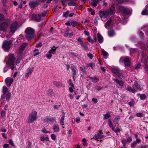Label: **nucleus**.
<instances>
[{
    "instance_id": "obj_1",
    "label": "nucleus",
    "mask_w": 148,
    "mask_h": 148,
    "mask_svg": "<svg viewBox=\"0 0 148 148\" xmlns=\"http://www.w3.org/2000/svg\"><path fill=\"white\" fill-rule=\"evenodd\" d=\"M6 22L0 23V36L2 37L4 36L5 34V31L10 23V20L7 19Z\"/></svg>"
},
{
    "instance_id": "obj_2",
    "label": "nucleus",
    "mask_w": 148,
    "mask_h": 148,
    "mask_svg": "<svg viewBox=\"0 0 148 148\" xmlns=\"http://www.w3.org/2000/svg\"><path fill=\"white\" fill-rule=\"evenodd\" d=\"M25 32L26 34L25 37L28 40H30L34 37L35 32L32 28L30 27L27 28Z\"/></svg>"
},
{
    "instance_id": "obj_3",
    "label": "nucleus",
    "mask_w": 148,
    "mask_h": 148,
    "mask_svg": "<svg viewBox=\"0 0 148 148\" xmlns=\"http://www.w3.org/2000/svg\"><path fill=\"white\" fill-rule=\"evenodd\" d=\"M38 118L37 112L35 110H33L29 114L27 118V122L28 123H33Z\"/></svg>"
},
{
    "instance_id": "obj_4",
    "label": "nucleus",
    "mask_w": 148,
    "mask_h": 148,
    "mask_svg": "<svg viewBox=\"0 0 148 148\" xmlns=\"http://www.w3.org/2000/svg\"><path fill=\"white\" fill-rule=\"evenodd\" d=\"M12 45V41L10 40H5L3 41L2 44V48L5 51H8Z\"/></svg>"
},
{
    "instance_id": "obj_5",
    "label": "nucleus",
    "mask_w": 148,
    "mask_h": 148,
    "mask_svg": "<svg viewBox=\"0 0 148 148\" xmlns=\"http://www.w3.org/2000/svg\"><path fill=\"white\" fill-rule=\"evenodd\" d=\"M114 10H106L104 11L100 10L99 12V16L101 18H106L109 14L111 15L114 13Z\"/></svg>"
},
{
    "instance_id": "obj_6",
    "label": "nucleus",
    "mask_w": 148,
    "mask_h": 148,
    "mask_svg": "<svg viewBox=\"0 0 148 148\" xmlns=\"http://www.w3.org/2000/svg\"><path fill=\"white\" fill-rule=\"evenodd\" d=\"M9 58L8 62L7 63V65L8 66H11V70H13L14 68V62L15 60V58L14 57L13 54H11L9 56Z\"/></svg>"
},
{
    "instance_id": "obj_7",
    "label": "nucleus",
    "mask_w": 148,
    "mask_h": 148,
    "mask_svg": "<svg viewBox=\"0 0 148 148\" xmlns=\"http://www.w3.org/2000/svg\"><path fill=\"white\" fill-rule=\"evenodd\" d=\"M120 62H123L125 66H130V61L129 58L127 57H121L119 60Z\"/></svg>"
},
{
    "instance_id": "obj_8",
    "label": "nucleus",
    "mask_w": 148,
    "mask_h": 148,
    "mask_svg": "<svg viewBox=\"0 0 148 148\" xmlns=\"http://www.w3.org/2000/svg\"><path fill=\"white\" fill-rule=\"evenodd\" d=\"M43 1V0L32 1L29 2V4L31 8H34L39 4V2H42Z\"/></svg>"
},
{
    "instance_id": "obj_9",
    "label": "nucleus",
    "mask_w": 148,
    "mask_h": 148,
    "mask_svg": "<svg viewBox=\"0 0 148 148\" xmlns=\"http://www.w3.org/2000/svg\"><path fill=\"white\" fill-rule=\"evenodd\" d=\"M112 71L116 77L121 78L123 77L122 74L120 73V71L118 69L116 68H113Z\"/></svg>"
},
{
    "instance_id": "obj_10",
    "label": "nucleus",
    "mask_w": 148,
    "mask_h": 148,
    "mask_svg": "<svg viewBox=\"0 0 148 148\" xmlns=\"http://www.w3.org/2000/svg\"><path fill=\"white\" fill-rule=\"evenodd\" d=\"M108 123L109 126L110 128L115 132L116 133H117L118 132H120L121 131L120 129L119 128H117V129H115L113 126V125L112 124V123L110 119H109L108 121Z\"/></svg>"
},
{
    "instance_id": "obj_11",
    "label": "nucleus",
    "mask_w": 148,
    "mask_h": 148,
    "mask_svg": "<svg viewBox=\"0 0 148 148\" xmlns=\"http://www.w3.org/2000/svg\"><path fill=\"white\" fill-rule=\"evenodd\" d=\"M17 22H15L12 24L10 26V32L14 34L17 29Z\"/></svg>"
},
{
    "instance_id": "obj_12",
    "label": "nucleus",
    "mask_w": 148,
    "mask_h": 148,
    "mask_svg": "<svg viewBox=\"0 0 148 148\" xmlns=\"http://www.w3.org/2000/svg\"><path fill=\"white\" fill-rule=\"evenodd\" d=\"M41 16L39 14H33L32 15V19L34 21L40 22L41 21Z\"/></svg>"
},
{
    "instance_id": "obj_13",
    "label": "nucleus",
    "mask_w": 148,
    "mask_h": 148,
    "mask_svg": "<svg viewBox=\"0 0 148 148\" xmlns=\"http://www.w3.org/2000/svg\"><path fill=\"white\" fill-rule=\"evenodd\" d=\"M139 56H140L141 57V61L142 62H143L144 61H147V58L148 57L147 56H146L145 53L142 51L139 54Z\"/></svg>"
},
{
    "instance_id": "obj_14",
    "label": "nucleus",
    "mask_w": 148,
    "mask_h": 148,
    "mask_svg": "<svg viewBox=\"0 0 148 148\" xmlns=\"http://www.w3.org/2000/svg\"><path fill=\"white\" fill-rule=\"evenodd\" d=\"M45 122H49L53 123L56 121V119L55 117H53L51 118H46L44 119Z\"/></svg>"
},
{
    "instance_id": "obj_15",
    "label": "nucleus",
    "mask_w": 148,
    "mask_h": 148,
    "mask_svg": "<svg viewBox=\"0 0 148 148\" xmlns=\"http://www.w3.org/2000/svg\"><path fill=\"white\" fill-rule=\"evenodd\" d=\"M13 79L10 77L7 78L5 80V82L7 86H10L12 83L13 82Z\"/></svg>"
},
{
    "instance_id": "obj_16",
    "label": "nucleus",
    "mask_w": 148,
    "mask_h": 148,
    "mask_svg": "<svg viewBox=\"0 0 148 148\" xmlns=\"http://www.w3.org/2000/svg\"><path fill=\"white\" fill-rule=\"evenodd\" d=\"M103 137L102 134H101L100 132L98 134H95L93 137V138L97 141H98V139H101Z\"/></svg>"
},
{
    "instance_id": "obj_17",
    "label": "nucleus",
    "mask_w": 148,
    "mask_h": 148,
    "mask_svg": "<svg viewBox=\"0 0 148 148\" xmlns=\"http://www.w3.org/2000/svg\"><path fill=\"white\" fill-rule=\"evenodd\" d=\"M11 96V94L10 92H8L5 94H3L1 96V98L5 97L6 100L7 101H9L10 100Z\"/></svg>"
},
{
    "instance_id": "obj_18",
    "label": "nucleus",
    "mask_w": 148,
    "mask_h": 148,
    "mask_svg": "<svg viewBox=\"0 0 148 148\" xmlns=\"http://www.w3.org/2000/svg\"><path fill=\"white\" fill-rule=\"evenodd\" d=\"M33 67L29 68L27 70V73L25 74V76L28 77L29 75H30L33 72L34 70Z\"/></svg>"
},
{
    "instance_id": "obj_19",
    "label": "nucleus",
    "mask_w": 148,
    "mask_h": 148,
    "mask_svg": "<svg viewBox=\"0 0 148 148\" xmlns=\"http://www.w3.org/2000/svg\"><path fill=\"white\" fill-rule=\"evenodd\" d=\"M71 68L72 70L73 79H74L77 73V69L76 68L73 66H71Z\"/></svg>"
},
{
    "instance_id": "obj_20",
    "label": "nucleus",
    "mask_w": 148,
    "mask_h": 148,
    "mask_svg": "<svg viewBox=\"0 0 148 148\" xmlns=\"http://www.w3.org/2000/svg\"><path fill=\"white\" fill-rule=\"evenodd\" d=\"M97 38L98 41L99 43H102L103 41V36L99 33H98L97 34Z\"/></svg>"
},
{
    "instance_id": "obj_21",
    "label": "nucleus",
    "mask_w": 148,
    "mask_h": 148,
    "mask_svg": "<svg viewBox=\"0 0 148 148\" xmlns=\"http://www.w3.org/2000/svg\"><path fill=\"white\" fill-rule=\"evenodd\" d=\"M91 2L90 3L91 5L93 7H96L97 6L99 1L101 0H91Z\"/></svg>"
},
{
    "instance_id": "obj_22",
    "label": "nucleus",
    "mask_w": 148,
    "mask_h": 148,
    "mask_svg": "<svg viewBox=\"0 0 148 148\" xmlns=\"http://www.w3.org/2000/svg\"><path fill=\"white\" fill-rule=\"evenodd\" d=\"M47 95L50 97H52L54 95V93L53 92L52 90L49 89L47 91Z\"/></svg>"
},
{
    "instance_id": "obj_23",
    "label": "nucleus",
    "mask_w": 148,
    "mask_h": 148,
    "mask_svg": "<svg viewBox=\"0 0 148 148\" xmlns=\"http://www.w3.org/2000/svg\"><path fill=\"white\" fill-rule=\"evenodd\" d=\"M27 44L26 43H24L22 45L19 49V52L21 53V52H23V51L24 50L25 48L27 45Z\"/></svg>"
},
{
    "instance_id": "obj_24",
    "label": "nucleus",
    "mask_w": 148,
    "mask_h": 148,
    "mask_svg": "<svg viewBox=\"0 0 148 148\" xmlns=\"http://www.w3.org/2000/svg\"><path fill=\"white\" fill-rule=\"evenodd\" d=\"M120 12L121 13L123 14L128 15L130 14L131 12L130 10H120Z\"/></svg>"
},
{
    "instance_id": "obj_25",
    "label": "nucleus",
    "mask_w": 148,
    "mask_h": 148,
    "mask_svg": "<svg viewBox=\"0 0 148 148\" xmlns=\"http://www.w3.org/2000/svg\"><path fill=\"white\" fill-rule=\"evenodd\" d=\"M53 130L54 132H58L59 130V127L57 124H54L53 125Z\"/></svg>"
},
{
    "instance_id": "obj_26",
    "label": "nucleus",
    "mask_w": 148,
    "mask_h": 148,
    "mask_svg": "<svg viewBox=\"0 0 148 148\" xmlns=\"http://www.w3.org/2000/svg\"><path fill=\"white\" fill-rule=\"evenodd\" d=\"M112 20L111 19H109L105 25V28L107 29H109L110 28V25L111 24Z\"/></svg>"
},
{
    "instance_id": "obj_27",
    "label": "nucleus",
    "mask_w": 148,
    "mask_h": 148,
    "mask_svg": "<svg viewBox=\"0 0 148 148\" xmlns=\"http://www.w3.org/2000/svg\"><path fill=\"white\" fill-rule=\"evenodd\" d=\"M56 48L55 47H52L51 49H50L48 53H49L55 54L56 53Z\"/></svg>"
},
{
    "instance_id": "obj_28",
    "label": "nucleus",
    "mask_w": 148,
    "mask_h": 148,
    "mask_svg": "<svg viewBox=\"0 0 148 148\" xmlns=\"http://www.w3.org/2000/svg\"><path fill=\"white\" fill-rule=\"evenodd\" d=\"M114 80L120 86H123L124 83L122 81L119 80L118 79H115Z\"/></svg>"
},
{
    "instance_id": "obj_29",
    "label": "nucleus",
    "mask_w": 148,
    "mask_h": 148,
    "mask_svg": "<svg viewBox=\"0 0 148 148\" xmlns=\"http://www.w3.org/2000/svg\"><path fill=\"white\" fill-rule=\"evenodd\" d=\"M126 89L130 92H132L133 93H135L136 92L135 90L133 89L131 87L128 86L126 88Z\"/></svg>"
},
{
    "instance_id": "obj_30",
    "label": "nucleus",
    "mask_w": 148,
    "mask_h": 148,
    "mask_svg": "<svg viewBox=\"0 0 148 148\" xmlns=\"http://www.w3.org/2000/svg\"><path fill=\"white\" fill-rule=\"evenodd\" d=\"M53 84L57 87L62 86V85L59 82L54 81L53 82Z\"/></svg>"
},
{
    "instance_id": "obj_31",
    "label": "nucleus",
    "mask_w": 148,
    "mask_h": 148,
    "mask_svg": "<svg viewBox=\"0 0 148 148\" xmlns=\"http://www.w3.org/2000/svg\"><path fill=\"white\" fill-rule=\"evenodd\" d=\"M147 61H144L143 62H142L144 65V67L145 69V71L148 73V67L147 66Z\"/></svg>"
},
{
    "instance_id": "obj_32",
    "label": "nucleus",
    "mask_w": 148,
    "mask_h": 148,
    "mask_svg": "<svg viewBox=\"0 0 148 148\" xmlns=\"http://www.w3.org/2000/svg\"><path fill=\"white\" fill-rule=\"evenodd\" d=\"M89 78L93 82L96 83L99 80V79L96 77H89Z\"/></svg>"
},
{
    "instance_id": "obj_33",
    "label": "nucleus",
    "mask_w": 148,
    "mask_h": 148,
    "mask_svg": "<svg viewBox=\"0 0 148 148\" xmlns=\"http://www.w3.org/2000/svg\"><path fill=\"white\" fill-rule=\"evenodd\" d=\"M103 116L104 119H108L111 116L110 113L109 112H107L106 114H104Z\"/></svg>"
},
{
    "instance_id": "obj_34",
    "label": "nucleus",
    "mask_w": 148,
    "mask_h": 148,
    "mask_svg": "<svg viewBox=\"0 0 148 148\" xmlns=\"http://www.w3.org/2000/svg\"><path fill=\"white\" fill-rule=\"evenodd\" d=\"M108 33L109 36L110 37H112L114 36L115 34L114 32L112 30H110L108 31Z\"/></svg>"
},
{
    "instance_id": "obj_35",
    "label": "nucleus",
    "mask_w": 148,
    "mask_h": 148,
    "mask_svg": "<svg viewBox=\"0 0 148 148\" xmlns=\"http://www.w3.org/2000/svg\"><path fill=\"white\" fill-rule=\"evenodd\" d=\"M64 115L61 118L60 120V123L61 125H64Z\"/></svg>"
},
{
    "instance_id": "obj_36",
    "label": "nucleus",
    "mask_w": 148,
    "mask_h": 148,
    "mask_svg": "<svg viewBox=\"0 0 148 148\" xmlns=\"http://www.w3.org/2000/svg\"><path fill=\"white\" fill-rule=\"evenodd\" d=\"M34 56H35L39 54V50L38 49H36L34 50Z\"/></svg>"
},
{
    "instance_id": "obj_37",
    "label": "nucleus",
    "mask_w": 148,
    "mask_h": 148,
    "mask_svg": "<svg viewBox=\"0 0 148 148\" xmlns=\"http://www.w3.org/2000/svg\"><path fill=\"white\" fill-rule=\"evenodd\" d=\"M134 86L137 89L139 90H141L142 89L140 87V85L138 84V83H137L136 82H135L134 83Z\"/></svg>"
},
{
    "instance_id": "obj_38",
    "label": "nucleus",
    "mask_w": 148,
    "mask_h": 148,
    "mask_svg": "<svg viewBox=\"0 0 148 148\" xmlns=\"http://www.w3.org/2000/svg\"><path fill=\"white\" fill-rule=\"evenodd\" d=\"M141 14L143 15H147L148 14V11L147 10H143Z\"/></svg>"
},
{
    "instance_id": "obj_39",
    "label": "nucleus",
    "mask_w": 148,
    "mask_h": 148,
    "mask_svg": "<svg viewBox=\"0 0 148 148\" xmlns=\"http://www.w3.org/2000/svg\"><path fill=\"white\" fill-rule=\"evenodd\" d=\"M8 91V88L5 86H3V94H5Z\"/></svg>"
},
{
    "instance_id": "obj_40",
    "label": "nucleus",
    "mask_w": 148,
    "mask_h": 148,
    "mask_svg": "<svg viewBox=\"0 0 148 148\" xmlns=\"http://www.w3.org/2000/svg\"><path fill=\"white\" fill-rule=\"evenodd\" d=\"M18 56L19 58H20L21 59H22L24 58V54L23 53V52H21V53L18 52Z\"/></svg>"
},
{
    "instance_id": "obj_41",
    "label": "nucleus",
    "mask_w": 148,
    "mask_h": 148,
    "mask_svg": "<svg viewBox=\"0 0 148 148\" xmlns=\"http://www.w3.org/2000/svg\"><path fill=\"white\" fill-rule=\"evenodd\" d=\"M120 118V117L119 116H117L115 117L114 121L116 123V124L118 123L119 120Z\"/></svg>"
},
{
    "instance_id": "obj_42",
    "label": "nucleus",
    "mask_w": 148,
    "mask_h": 148,
    "mask_svg": "<svg viewBox=\"0 0 148 148\" xmlns=\"http://www.w3.org/2000/svg\"><path fill=\"white\" fill-rule=\"evenodd\" d=\"M87 40L91 43H93L94 42V40L90 36L88 37L87 38Z\"/></svg>"
},
{
    "instance_id": "obj_43",
    "label": "nucleus",
    "mask_w": 148,
    "mask_h": 148,
    "mask_svg": "<svg viewBox=\"0 0 148 148\" xmlns=\"http://www.w3.org/2000/svg\"><path fill=\"white\" fill-rule=\"evenodd\" d=\"M101 51L102 53L104 56H106L108 55V53L105 51L103 49H102Z\"/></svg>"
},
{
    "instance_id": "obj_44",
    "label": "nucleus",
    "mask_w": 148,
    "mask_h": 148,
    "mask_svg": "<svg viewBox=\"0 0 148 148\" xmlns=\"http://www.w3.org/2000/svg\"><path fill=\"white\" fill-rule=\"evenodd\" d=\"M95 66V64L94 63H90V64H87V66L88 67L90 66L92 69H93V66Z\"/></svg>"
},
{
    "instance_id": "obj_45",
    "label": "nucleus",
    "mask_w": 148,
    "mask_h": 148,
    "mask_svg": "<svg viewBox=\"0 0 148 148\" xmlns=\"http://www.w3.org/2000/svg\"><path fill=\"white\" fill-rule=\"evenodd\" d=\"M71 25L73 27H75L78 24V23L76 21H73L71 23Z\"/></svg>"
},
{
    "instance_id": "obj_46",
    "label": "nucleus",
    "mask_w": 148,
    "mask_h": 148,
    "mask_svg": "<svg viewBox=\"0 0 148 148\" xmlns=\"http://www.w3.org/2000/svg\"><path fill=\"white\" fill-rule=\"evenodd\" d=\"M136 116L138 117H143L144 116L143 114L139 112L136 114Z\"/></svg>"
},
{
    "instance_id": "obj_47",
    "label": "nucleus",
    "mask_w": 148,
    "mask_h": 148,
    "mask_svg": "<svg viewBox=\"0 0 148 148\" xmlns=\"http://www.w3.org/2000/svg\"><path fill=\"white\" fill-rule=\"evenodd\" d=\"M69 13V11H67L66 12H64L63 13V16L65 17H67Z\"/></svg>"
},
{
    "instance_id": "obj_48",
    "label": "nucleus",
    "mask_w": 148,
    "mask_h": 148,
    "mask_svg": "<svg viewBox=\"0 0 148 148\" xmlns=\"http://www.w3.org/2000/svg\"><path fill=\"white\" fill-rule=\"evenodd\" d=\"M146 95L145 94H141L140 96L141 99L144 100L145 99Z\"/></svg>"
},
{
    "instance_id": "obj_49",
    "label": "nucleus",
    "mask_w": 148,
    "mask_h": 148,
    "mask_svg": "<svg viewBox=\"0 0 148 148\" xmlns=\"http://www.w3.org/2000/svg\"><path fill=\"white\" fill-rule=\"evenodd\" d=\"M41 131L45 134H47L50 133L49 131L47 130L45 128H43L42 129Z\"/></svg>"
},
{
    "instance_id": "obj_50",
    "label": "nucleus",
    "mask_w": 148,
    "mask_h": 148,
    "mask_svg": "<svg viewBox=\"0 0 148 148\" xmlns=\"http://www.w3.org/2000/svg\"><path fill=\"white\" fill-rule=\"evenodd\" d=\"M69 29L68 28L67 29V31L65 32L64 36L65 37H67L68 36L69 34Z\"/></svg>"
},
{
    "instance_id": "obj_51",
    "label": "nucleus",
    "mask_w": 148,
    "mask_h": 148,
    "mask_svg": "<svg viewBox=\"0 0 148 148\" xmlns=\"http://www.w3.org/2000/svg\"><path fill=\"white\" fill-rule=\"evenodd\" d=\"M51 138L53 140H55L56 139V136L54 134H52L51 135Z\"/></svg>"
},
{
    "instance_id": "obj_52",
    "label": "nucleus",
    "mask_w": 148,
    "mask_h": 148,
    "mask_svg": "<svg viewBox=\"0 0 148 148\" xmlns=\"http://www.w3.org/2000/svg\"><path fill=\"white\" fill-rule=\"evenodd\" d=\"M102 87L100 86L97 87L95 88V89L97 91H99L102 89Z\"/></svg>"
},
{
    "instance_id": "obj_53",
    "label": "nucleus",
    "mask_w": 148,
    "mask_h": 148,
    "mask_svg": "<svg viewBox=\"0 0 148 148\" xmlns=\"http://www.w3.org/2000/svg\"><path fill=\"white\" fill-rule=\"evenodd\" d=\"M42 43L41 42H40L36 45V47L37 48H39L40 47L42 46Z\"/></svg>"
},
{
    "instance_id": "obj_54",
    "label": "nucleus",
    "mask_w": 148,
    "mask_h": 148,
    "mask_svg": "<svg viewBox=\"0 0 148 148\" xmlns=\"http://www.w3.org/2000/svg\"><path fill=\"white\" fill-rule=\"evenodd\" d=\"M75 2H71L69 3L68 4V5L69 6H71V5H75Z\"/></svg>"
},
{
    "instance_id": "obj_55",
    "label": "nucleus",
    "mask_w": 148,
    "mask_h": 148,
    "mask_svg": "<svg viewBox=\"0 0 148 148\" xmlns=\"http://www.w3.org/2000/svg\"><path fill=\"white\" fill-rule=\"evenodd\" d=\"M127 143H130L132 141V138L131 137H129L126 140Z\"/></svg>"
},
{
    "instance_id": "obj_56",
    "label": "nucleus",
    "mask_w": 148,
    "mask_h": 148,
    "mask_svg": "<svg viewBox=\"0 0 148 148\" xmlns=\"http://www.w3.org/2000/svg\"><path fill=\"white\" fill-rule=\"evenodd\" d=\"M47 12L44 11L42 12L41 14V17L42 16H46V14Z\"/></svg>"
},
{
    "instance_id": "obj_57",
    "label": "nucleus",
    "mask_w": 148,
    "mask_h": 148,
    "mask_svg": "<svg viewBox=\"0 0 148 148\" xmlns=\"http://www.w3.org/2000/svg\"><path fill=\"white\" fill-rule=\"evenodd\" d=\"M69 90L71 92H73L74 91V89H75V88L70 87L69 88Z\"/></svg>"
},
{
    "instance_id": "obj_58",
    "label": "nucleus",
    "mask_w": 148,
    "mask_h": 148,
    "mask_svg": "<svg viewBox=\"0 0 148 148\" xmlns=\"http://www.w3.org/2000/svg\"><path fill=\"white\" fill-rule=\"evenodd\" d=\"M52 55L51 53H49V54L46 55V57L47 58L50 59L52 57Z\"/></svg>"
},
{
    "instance_id": "obj_59",
    "label": "nucleus",
    "mask_w": 148,
    "mask_h": 148,
    "mask_svg": "<svg viewBox=\"0 0 148 148\" xmlns=\"http://www.w3.org/2000/svg\"><path fill=\"white\" fill-rule=\"evenodd\" d=\"M139 36L141 37L142 38H143V32L140 31L139 32Z\"/></svg>"
},
{
    "instance_id": "obj_60",
    "label": "nucleus",
    "mask_w": 148,
    "mask_h": 148,
    "mask_svg": "<svg viewBox=\"0 0 148 148\" xmlns=\"http://www.w3.org/2000/svg\"><path fill=\"white\" fill-rule=\"evenodd\" d=\"M141 66V64H137L135 67V69H138L140 68V67Z\"/></svg>"
},
{
    "instance_id": "obj_61",
    "label": "nucleus",
    "mask_w": 148,
    "mask_h": 148,
    "mask_svg": "<svg viewBox=\"0 0 148 148\" xmlns=\"http://www.w3.org/2000/svg\"><path fill=\"white\" fill-rule=\"evenodd\" d=\"M4 16L2 14H0V21L2 20L4 18Z\"/></svg>"
},
{
    "instance_id": "obj_62",
    "label": "nucleus",
    "mask_w": 148,
    "mask_h": 148,
    "mask_svg": "<svg viewBox=\"0 0 148 148\" xmlns=\"http://www.w3.org/2000/svg\"><path fill=\"white\" fill-rule=\"evenodd\" d=\"M137 144V142L136 141L134 142L131 144V147H134Z\"/></svg>"
},
{
    "instance_id": "obj_63",
    "label": "nucleus",
    "mask_w": 148,
    "mask_h": 148,
    "mask_svg": "<svg viewBox=\"0 0 148 148\" xmlns=\"http://www.w3.org/2000/svg\"><path fill=\"white\" fill-rule=\"evenodd\" d=\"M9 143L10 144V145H11L13 146H14V144L13 142L11 139H10L9 140Z\"/></svg>"
},
{
    "instance_id": "obj_64",
    "label": "nucleus",
    "mask_w": 148,
    "mask_h": 148,
    "mask_svg": "<svg viewBox=\"0 0 148 148\" xmlns=\"http://www.w3.org/2000/svg\"><path fill=\"white\" fill-rule=\"evenodd\" d=\"M134 102L133 101H131L130 102L128 103V104L130 106H132L133 105H134Z\"/></svg>"
}]
</instances>
